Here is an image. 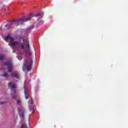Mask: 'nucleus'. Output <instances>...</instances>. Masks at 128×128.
<instances>
[{
  "mask_svg": "<svg viewBox=\"0 0 128 128\" xmlns=\"http://www.w3.org/2000/svg\"><path fill=\"white\" fill-rule=\"evenodd\" d=\"M12 26L10 23V24H7L5 26L4 30H8L9 28H12Z\"/></svg>",
  "mask_w": 128,
  "mask_h": 128,
  "instance_id": "7",
  "label": "nucleus"
},
{
  "mask_svg": "<svg viewBox=\"0 0 128 128\" xmlns=\"http://www.w3.org/2000/svg\"><path fill=\"white\" fill-rule=\"evenodd\" d=\"M32 60L30 58L29 60H28L24 64V66H26L28 72H30V68H32Z\"/></svg>",
  "mask_w": 128,
  "mask_h": 128,
  "instance_id": "5",
  "label": "nucleus"
},
{
  "mask_svg": "<svg viewBox=\"0 0 128 128\" xmlns=\"http://www.w3.org/2000/svg\"><path fill=\"white\" fill-rule=\"evenodd\" d=\"M8 10H9V8H8Z\"/></svg>",
  "mask_w": 128,
  "mask_h": 128,
  "instance_id": "17",
  "label": "nucleus"
},
{
  "mask_svg": "<svg viewBox=\"0 0 128 128\" xmlns=\"http://www.w3.org/2000/svg\"><path fill=\"white\" fill-rule=\"evenodd\" d=\"M42 14L44 16V14H42V12L38 13L36 14V16H42Z\"/></svg>",
  "mask_w": 128,
  "mask_h": 128,
  "instance_id": "12",
  "label": "nucleus"
},
{
  "mask_svg": "<svg viewBox=\"0 0 128 128\" xmlns=\"http://www.w3.org/2000/svg\"><path fill=\"white\" fill-rule=\"evenodd\" d=\"M5 103H6V102H0V104H5Z\"/></svg>",
  "mask_w": 128,
  "mask_h": 128,
  "instance_id": "14",
  "label": "nucleus"
},
{
  "mask_svg": "<svg viewBox=\"0 0 128 128\" xmlns=\"http://www.w3.org/2000/svg\"><path fill=\"white\" fill-rule=\"evenodd\" d=\"M2 76H4V78H8V76H9L8 74V73H6V72L4 73V74H2Z\"/></svg>",
  "mask_w": 128,
  "mask_h": 128,
  "instance_id": "10",
  "label": "nucleus"
},
{
  "mask_svg": "<svg viewBox=\"0 0 128 128\" xmlns=\"http://www.w3.org/2000/svg\"><path fill=\"white\" fill-rule=\"evenodd\" d=\"M28 124H29V126H30V122H28Z\"/></svg>",
  "mask_w": 128,
  "mask_h": 128,
  "instance_id": "16",
  "label": "nucleus"
},
{
  "mask_svg": "<svg viewBox=\"0 0 128 128\" xmlns=\"http://www.w3.org/2000/svg\"><path fill=\"white\" fill-rule=\"evenodd\" d=\"M24 88L25 98L26 100H28V98H30V91H28V86L26 83L24 84Z\"/></svg>",
  "mask_w": 128,
  "mask_h": 128,
  "instance_id": "6",
  "label": "nucleus"
},
{
  "mask_svg": "<svg viewBox=\"0 0 128 128\" xmlns=\"http://www.w3.org/2000/svg\"><path fill=\"white\" fill-rule=\"evenodd\" d=\"M8 88L11 89V96L12 98H16V90L12 88H16V84L14 82H10L8 85Z\"/></svg>",
  "mask_w": 128,
  "mask_h": 128,
  "instance_id": "3",
  "label": "nucleus"
},
{
  "mask_svg": "<svg viewBox=\"0 0 128 128\" xmlns=\"http://www.w3.org/2000/svg\"><path fill=\"white\" fill-rule=\"evenodd\" d=\"M4 54H1L0 55V60H4Z\"/></svg>",
  "mask_w": 128,
  "mask_h": 128,
  "instance_id": "11",
  "label": "nucleus"
},
{
  "mask_svg": "<svg viewBox=\"0 0 128 128\" xmlns=\"http://www.w3.org/2000/svg\"><path fill=\"white\" fill-rule=\"evenodd\" d=\"M32 18V14H30L28 17H24L23 18H20L19 20H14L10 22V24L12 26V27L18 26L20 24H22L24 22H28L30 20V19Z\"/></svg>",
  "mask_w": 128,
  "mask_h": 128,
  "instance_id": "2",
  "label": "nucleus"
},
{
  "mask_svg": "<svg viewBox=\"0 0 128 128\" xmlns=\"http://www.w3.org/2000/svg\"><path fill=\"white\" fill-rule=\"evenodd\" d=\"M16 104H20V100H16Z\"/></svg>",
  "mask_w": 128,
  "mask_h": 128,
  "instance_id": "13",
  "label": "nucleus"
},
{
  "mask_svg": "<svg viewBox=\"0 0 128 128\" xmlns=\"http://www.w3.org/2000/svg\"><path fill=\"white\" fill-rule=\"evenodd\" d=\"M4 66H8V72H12V69L14 68V67L12 66V62L8 61L6 62H4Z\"/></svg>",
  "mask_w": 128,
  "mask_h": 128,
  "instance_id": "4",
  "label": "nucleus"
},
{
  "mask_svg": "<svg viewBox=\"0 0 128 128\" xmlns=\"http://www.w3.org/2000/svg\"><path fill=\"white\" fill-rule=\"evenodd\" d=\"M10 40V42L8 44V46H14V50L12 52H16L18 50V46H20L22 50H23L24 54L26 56H32V52H30V42L28 40H23V42H14V37H10V35L6 36L5 40L8 42Z\"/></svg>",
  "mask_w": 128,
  "mask_h": 128,
  "instance_id": "1",
  "label": "nucleus"
},
{
  "mask_svg": "<svg viewBox=\"0 0 128 128\" xmlns=\"http://www.w3.org/2000/svg\"><path fill=\"white\" fill-rule=\"evenodd\" d=\"M11 76L12 78H18V74H16V73H14Z\"/></svg>",
  "mask_w": 128,
  "mask_h": 128,
  "instance_id": "8",
  "label": "nucleus"
},
{
  "mask_svg": "<svg viewBox=\"0 0 128 128\" xmlns=\"http://www.w3.org/2000/svg\"><path fill=\"white\" fill-rule=\"evenodd\" d=\"M22 70L23 72H24V66H22Z\"/></svg>",
  "mask_w": 128,
  "mask_h": 128,
  "instance_id": "15",
  "label": "nucleus"
},
{
  "mask_svg": "<svg viewBox=\"0 0 128 128\" xmlns=\"http://www.w3.org/2000/svg\"><path fill=\"white\" fill-rule=\"evenodd\" d=\"M21 128H28V126H26V122H24L22 124Z\"/></svg>",
  "mask_w": 128,
  "mask_h": 128,
  "instance_id": "9",
  "label": "nucleus"
}]
</instances>
